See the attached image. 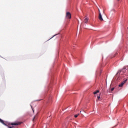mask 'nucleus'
Wrapping results in <instances>:
<instances>
[{
	"label": "nucleus",
	"instance_id": "1",
	"mask_svg": "<svg viewBox=\"0 0 128 128\" xmlns=\"http://www.w3.org/2000/svg\"><path fill=\"white\" fill-rule=\"evenodd\" d=\"M66 18L67 20H70V18H72V14H70V12H66Z\"/></svg>",
	"mask_w": 128,
	"mask_h": 128
},
{
	"label": "nucleus",
	"instance_id": "2",
	"mask_svg": "<svg viewBox=\"0 0 128 128\" xmlns=\"http://www.w3.org/2000/svg\"><path fill=\"white\" fill-rule=\"evenodd\" d=\"M126 70L128 72V66H124L121 72H126Z\"/></svg>",
	"mask_w": 128,
	"mask_h": 128
},
{
	"label": "nucleus",
	"instance_id": "3",
	"mask_svg": "<svg viewBox=\"0 0 128 128\" xmlns=\"http://www.w3.org/2000/svg\"><path fill=\"white\" fill-rule=\"evenodd\" d=\"M11 126H18L20 124H22V122H13V123H12L11 124Z\"/></svg>",
	"mask_w": 128,
	"mask_h": 128
},
{
	"label": "nucleus",
	"instance_id": "4",
	"mask_svg": "<svg viewBox=\"0 0 128 128\" xmlns=\"http://www.w3.org/2000/svg\"><path fill=\"white\" fill-rule=\"evenodd\" d=\"M126 82H128V79H126L124 81H123L120 84H119L118 86L122 88V86H123L124 84H125Z\"/></svg>",
	"mask_w": 128,
	"mask_h": 128
},
{
	"label": "nucleus",
	"instance_id": "5",
	"mask_svg": "<svg viewBox=\"0 0 128 128\" xmlns=\"http://www.w3.org/2000/svg\"><path fill=\"white\" fill-rule=\"evenodd\" d=\"M98 18L100 22H102V20H104V18H102V13L100 12L99 13Z\"/></svg>",
	"mask_w": 128,
	"mask_h": 128
},
{
	"label": "nucleus",
	"instance_id": "6",
	"mask_svg": "<svg viewBox=\"0 0 128 128\" xmlns=\"http://www.w3.org/2000/svg\"><path fill=\"white\" fill-rule=\"evenodd\" d=\"M0 122H1V124H4V126H8L7 123L4 122V120H2L0 118Z\"/></svg>",
	"mask_w": 128,
	"mask_h": 128
},
{
	"label": "nucleus",
	"instance_id": "7",
	"mask_svg": "<svg viewBox=\"0 0 128 128\" xmlns=\"http://www.w3.org/2000/svg\"><path fill=\"white\" fill-rule=\"evenodd\" d=\"M88 22V18H86L84 20V22H85V24H86V22Z\"/></svg>",
	"mask_w": 128,
	"mask_h": 128
},
{
	"label": "nucleus",
	"instance_id": "8",
	"mask_svg": "<svg viewBox=\"0 0 128 128\" xmlns=\"http://www.w3.org/2000/svg\"><path fill=\"white\" fill-rule=\"evenodd\" d=\"M98 92H100V90H96V92H94V94H98Z\"/></svg>",
	"mask_w": 128,
	"mask_h": 128
},
{
	"label": "nucleus",
	"instance_id": "9",
	"mask_svg": "<svg viewBox=\"0 0 128 128\" xmlns=\"http://www.w3.org/2000/svg\"><path fill=\"white\" fill-rule=\"evenodd\" d=\"M8 128H18V126H8Z\"/></svg>",
	"mask_w": 128,
	"mask_h": 128
},
{
	"label": "nucleus",
	"instance_id": "10",
	"mask_svg": "<svg viewBox=\"0 0 128 128\" xmlns=\"http://www.w3.org/2000/svg\"><path fill=\"white\" fill-rule=\"evenodd\" d=\"M80 115V114H76V115H74V118H78V116Z\"/></svg>",
	"mask_w": 128,
	"mask_h": 128
},
{
	"label": "nucleus",
	"instance_id": "11",
	"mask_svg": "<svg viewBox=\"0 0 128 128\" xmlns=\"http://www.w3.org/2000/svg\"><path fill=\"white\" fill-rule=\"evenodd\" d=\"M114 90V88H112L111 89V92H112Z\"/></svg>",
	"mask_w": 128,
	"mask_h": 128
},
{
	"label": "nucleus",
	"instance_id": "12",
	"mask_svg": "<svg viewBox=\"0 0 128 128\" xmlns=\"http://www.w3.org/2000/svg\"><path fill=\"white\" fill-rule=\"evenodd\" d=\"M100 96H99L98 97V100H100Z\"/></svg>",
	"mask_w": 128,
	"mask_h": 128
},
{
	"label": "nucleus",
	"instance_id": "13",
	"mask_svg": "<svg viewBox=\"0 0 128 128\" xmlns=\"http://www.w3.org/2000/svg\"><path fill=\"white\" fill-rule=\"evenodd\" d=\"M34 120H36V116H34V118H33V122L34 121Z\"/></svg>",
	"mask_w": 128,
	"mask_h": 128
},
{
	"label": "nucleus",
	"instance_id": "14",
	"mask_svg": "<svg viewBox=\"0 0 128 128\" xmlns=\"http://www.w3.org/2000/svg\"><path fill=\"white\" fill-rule=\"evenodd\" d=\"M98 12H99V14L100 12V8H98Z\"/></svg>",
	"mask_w": 128,
	"mask_h": 128
},
{
	"label": "nucleus",
	"instance_id": "15",
	"mask_svg": "<svg viewBox=\"0 0 128 128\" xmlns=\"http://www.w3.org/2000/svg\"><path fill=\"white\" fill-rule=\"evenodd\" d=\"M82 112V111L80 112V114Z\"/></svg>",
	"mask_w": 128,
	"mask_h": 128
},
{
	"label": "nucleus",
	"instance_id": "16",
	"mask_svg": "<svg viewBox=\"0 0 128 128\" xmlns=\"http://www.w3.org/2000/svg\"><path fill=\"white\" fill-rule=\"evenodd\" d=\"M33 110V112H34V110Z\"/></svg>",
	"mask_w": 128,
	"mask_h": 128
},
{
	"label": "nucleus",
	"instance_id": "17",
	"mask_svg": "<svg viewBox=\"0 0 128 128\" xmlns=\"http://www.w3.org/2000/svg\"><path fill=\"white\" fill-rule=\"evenodd\" d=\"M118 0V2L120 0Z\"/></svg>",
	"mask_w": 128,
	"mask_h": 128
}]
</instances>
